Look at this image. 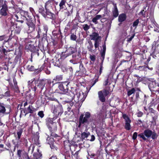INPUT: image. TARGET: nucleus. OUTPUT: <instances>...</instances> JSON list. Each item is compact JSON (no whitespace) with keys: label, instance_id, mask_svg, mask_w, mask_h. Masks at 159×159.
<instances>
[{"label":"nucleus","instance_id":"f257e3e1","mask_svg":"<svg viewBox=\"0 0 159 159\" xmlns=\"http://www.w3.org/2000/svg\"><path fill=\"white\" fill-rule=\"evenodd\" d=\"M80 118L81 120V123H84L85 127L91 125L93 120V119L91 117V114L89 112H85L84 115H81Z\"/></svg>","mask_w":159,"mask_h":159},{"label":"nucleus","instance_id":"f03ea898","mask_svg":"<svg viewBox=\"0 0 159 159\" xmlns=\"http://www.w3.org/2000/svg\"><path fill=\"white\" fill-rule=\"evenodd\" d=\"M91 40H93L94 42V47L96 49H99V44L101 42V37L99 36V34L96 32L93 33L90 35Z\"/></svg>","mask_w":159,"mask_h":159},{"label":"nucleus","instance_id":"7ed1b4c3","mask_svg":"<svg viewBox=\"0 0 159 159\" xmlns=\"http://www.w3.org/2000/svg\"><path fill=\"white\" fill-rule=\"evenodd\" d=\"M51 110L52 112L57 117L61 116L63 113L62 106L60 104L56 105H52Z\"/></svg>","mask_w":159,"mask_h":159},{"label":"nucleus","instance_id":"20e7f679","mask_svg":"<svg viewBox=\"0 0 159 159\" xmlns=\"http://www.w3.org/2000/svg\"><path fill=\"white\" fill-rule=\"evenodd\" d=\"M7 108L8 110L6 109L5 105L3 103H0V118L3 116L5 114H8L11 112V108L10 107H8ZM3 124L0 121V125H2Z\"/></svg>","mask_w":159,"mask_h":159},{"label":"nucleus","instance_id":"39448f33","mask_svg":"<svg viewBox=\"0 0 159 159\" xmlns=\"http://www.w3.org/2000/svg\"><path fill=\"white\" fill-rule=\"evenodd\" d=\"M46 125L49 130L51 131H54L57 129L56 123L55 121H54L53 119L48 118L47 120Z\"/></svg>","mask_w":159,"mask_h":159},{"label":"nucleus","instance_id":"423d86ee","mask_svg":"<svg viewBox=\"0 0 159 159\" xmlns=\"http://www.w3.org/2000/svg\"><path fill=\"white\" fill-rule=\"evenodd\" d=\"M152 134V131L149 129L144 130L143 132L139 134L138 136L140 138H142L144 141H147L148 139L150 138Z\"/></svg>","mask_w":159,"mask_h":159},{"label":"nucleus","instance_id":"0eeeda50","mask_svg":"<svg viewBox=\"0 0 159 159\" xmlns=\"http://www.w3.org/2000/svg\"><path fill=\"white\" fill-rule=\"evenodd\" d=\"M109 93V91L105 89L99 91L98 93V94L99 100L102 102H105L106 100L105 97Z\"/></svg>","mask_w":159,"mask_h":159},{"label":"nucleus","instance_id":"6e6552de","mask_svg":"<svg viewBox=\"0 0 159 159\" xmlns=\"http://www.w3.org/2000/svg\"><path fill=\"white\" fill-rule=\"evenodd\" d=\"M69 83L67 82H64L60 84L58 86V88L61 91V93L62 94H66L68 92V85Z\"/></svg>","mask_w":159,"mask_h":159},{"label":"nucleus","instance_id":"1a4fd4ad","mask_svg":"<svg viewBox=\"0 0 159 159\" xmlns=\"http://www.w3.org/2000/svg\"><path fill=\"white\" fill-rule=\"evenodd\" d=\"M65 98L66 99L65 102L66 103L70 102V105L72 106L74 103L73 102H72V101L75 98V93L72 92L70 91L66 95Z\"/></svg>","mask_w":159,"mask_h":159},{"label":"nucleus","instance_id":"9d476101","mask_svg":"<svg viewBox=\"0 0 159 159\" xmlns=\"http://www.w3.org/2000/svg\"><path fill=\"white\" fill-rule=\"evenodd\" d=\"M26 24L28 27V32L30 33L34 31L35 29V25L34 21H33V20H29L27 21Z\"/></svg>","mask_w":159,"mask_h":159},{"label":"nucleus","instance_id":"9b49d317","mask_svg":"<svg viewBox=\"0 0 159 159\" xmlns=\"http://www.w3.org/2000/svg\"><path fill=\"white\" fill-rule=\"evenodd\" d=\"M123 117L125 120V128L127 130H129L130 129L131 126L130 123L131 122V120L129 117L126 114H123Z\"/></svg>","mask_w":159,"mask_h":159},{"label":"nucleus","instance_id":"f8f14e48","mask_svg":"<svg viewBox=\"0 0 159 159\" xmlns=\"http://www.w3.org/2000/svg\"><path fill=\"white\" fill-rule=\"evenodd\" d=\"M45 84V82L43 80H38L35 83L36 86L34 87V91H35L36 87L40 89L41 91L43 89Z\"/></svg>","mask_w":159,"mask_h":159},{"label":"nucleus","instance_id":"ddd939ff","mask_svg":"<svg viewBox=\"0 0 159 159\" xmlns=\"http://www.w3.org/2000/svg\"><path fill=\"white\" fill-rule=\"evenodd\" d=\"M45 12L44 13V15L43 16L45 18H48L51 19H53L55 17V15L52 13L49 10L48 8H45Z\"/></svg>","mask_w":159,"mask_h":159},{"label":"nucleus","instance_id":"4468645a","mask_svg":"<svg viewBox=\"0 0 159 159\" xmlns=\"http://www.w3.org/2000/svg\"><path fill=\"white\" fill-rule=\"evenodd\" d=\"M20 13L22 16V19L24 20H26L27 21H28V20H30L32 19V18H31V16H30L28 11L23 10L21 11Z\"/></svg>","mask_w":159,"mask_h":159},{"label":"nucleus","instance_id":"2eb2a0df","mask_svg":"<svg viewBox=\"0 0 159 159\" xmlns=\"http://www.w3.org/2000/svg\"><path fill=\"white\" fill-rule=\"evenodd\" d=\"M8 10L7 6H4L0 10V14L2 16H6L8 15Z\"/></svg>","mask_w":159,"mask_h":159},{"label":"nucleus","instance_id":"dca6fc26","mask_svg":"<svg viewBox=\"0 0 159 159\" xmlns=\"http://www.w3.org/2000/svg\"><path fill=\"white\" fill-rule=\"evenodd\" d=\"M35 111V109L31 105H30L27 108H25L24 110V113L25 115L29 113H33Z\"/></svg>","mask_w":159,"mask_h":159},{"label":"nucleus","instance_id":"f3484780","mask_svg":"<svg viewBox=\"0 0 159 159\" xmlns=\"http://www.w3.org/2000/svg\"><path fill=\"white\" fill-rule=\"evenodd\" d=\"M75 52V48L72 47H70L68 48L66 50L65 53H67L64 54V56H65V57H66L69 55H70L74 53Z\"/></svg>","mask_w":159,"mask_h":159},{"label":"nucleus","instance_id":"a211bd4d","mask_svg":"<svg viewBox=\"0 0 159 159\" xmlns=\"http://www.w3.org/2000/svg\"><path fill=\"white\" fill-rule=\"evenodd\" d=\"M37 33L38 35L37 37L38 38H43L47 37V34H46V33L44 32L43 30H41L39 27L38 28Z\"/></svg>","mask_w":159,"mask_h":159},{"label":"nucleus","instance_id":"6ab92c4d","mask_svg":"<svg viewBox=\"0 0 159 159\" xmlns=\"http://www.w3.org/2000/svg\"><path fill=\"white\" fill-rule=\"evenodd\" d=\"M113 7L114 8L112 11V13L113 16L114 17H113L112 19H111V20H112L114 19V17L116 18L117 17L118 15V11L117 7L116 4H114Z\"/></svg>","mask_w":159,"mask_h":159},{"label":"nucleus","instance_id":"aec40b11","mask_svg":"<svg viewBox=\"0 0 159 159\" xmlns=\"http://www.w3.org/2000/svg\"><path fill=\"white\" fill-rule=\"evenodd\" d=\"M62 78V75H57L53 78L52 82L54 84L57 83L59 81H61Z\"/></svg>","mask_w":159,"mask_h":159},{"label":"nucleus","instance_id":"412c9836","mask_svg":"<svg viewBox=\"0 0 159 159\" xmlns=\"http://www.w3.org/2000/svg\"><path fill=\"white\" fill-rule=\"evenodd\" d=\"M15 19L17 22H19L21 23L24 22V20L22 19V16L20 13H17L14 15Z\"/></svg>","mask_w":159,"mask_h":159},{"label":"nucleus","instance_id":"4be33fe9","mask_svg":"<svg viewBox=\"0 0 159 159\" xmlns=\"http://www.w3.org/2000/svg\"><path fill=\"white\" fill-rule=\"evenodd\" d=\"M88 43L89 44L87 46V48L89 51L93 52L96 51L97 49H96L95 48L94 50L93 49V46L91 41H88Z\"/></svg>","mask_w":159,"mask_h":159},{"label":"nucleus","instance_id":"5701e85b","mask_svg":"<svg viewBox=\"0 0 159 159\" xmlns=\"http://www.w3.org/2000/svg\"><path fill=\"white\" fill-rule=\"evenodd\" d=\"M79 68L80 70L76 72H80L83 74L86 73V69L84 67L83 64L82 63H81L80 64Z\"/></svg>","mask_w":159,"mask_h":159},{"label":"nucleus","instance_id":"b1692460","mask_svg":"<svg viewBox=\"0 0 159 159\" xmlns=\"http://www.w3.org/2000/svg\"><path fill=\"white\" fill-rule=\"evenodd\" d=\"M7 54L6 50L3 47L0 48V58L4 57Z\"/></svg>","mask_w":159,"mask_h":159},{"label":"nucleus","instance_id":"393cba45","mask_svg":"<svg viewBox=\"0 0 159 159\" xmlns=\"http://www.w3.org/2000/svg\"><path fill=\"white\" fill-rule=\"evenodd\" d=\"M27 69L29 71H32L35 70V71H36V70H37V72H41L42 70L41 68L38 69H36L34 68V66H30L29 65L27 66Z\"/></svg>","mask_w":159,"mask_h":159},{"label":"nucleus","instance_id":"a878e982","mask_svg":"<svg viewBox=\"0 0 159 159\" xmlns=\"http://www.w3.org/2000/svg\"><path fill=\"white\" fill-rule=\"evenodd\" d=\"M53 61L52 62L53 65L55 66L59 67L60 64V59H57V58L55 57L52 60Z\"/></svg>","mask_w":159,"mask_h":159},{"label":"nucleus","instance_id":"bb28decb","mask_svg":"<svg viewBox=\"0 0 159 159\" xmlns=\"http://www.w3.org/2000/svg\"><path fill=\"white\" fill-rule=\"evenodd\" d=\"M126 18V16L125 14H120L118 17V21L120 22H122L124 21Z\"/></svg>","mask_w":159,"mask_h":159},{"label":"nucleus","instance_id":"cd10ccee","mask_svg":"<svg viewBox=\"0 0 159 159\" xmlns=\"http://www.w3.org/2000/svg\"><path fill=\"white\" fill-rule=\"evenodd\" d=\"M33 156L34 159H38L41 157L42 154H41V152H40L39 150V149H37V152L34 154Z\"/></svg>","mask_w":159,"mask_h":159},{"label":"nucleus","instance_id":"c85d7f7f","mask_svg":"<svg viewBox=\"0 0 159 159\" xmlns=\"http://www.w3.org/2000/svg\"><path fill=\"white\" fill-rule=\"evenodd\" d=\"M53 3V0H48L45 3V8H48L49 7H52Z\"/></svg>","mask_w":159,"mask_h":159},{"label":"nucleus","instance_id":"c756f323","mask_svg":"<svg viewBox=\"0 0 159 159\" xmlns=\"http://www.w3.org/2000/svg\"><path fill=\"white\" fill-rule=\"evenodd\" d=\"M90 135V133L89 132H83L81 134V139L83 141L84 139L88 138Z\"/></svg>","mask_w":159,"mask_h":159},{"label":"nucleus","instance_id":"7c9ffc66","mask_svg":"<svg viewBox=\"0 0 159 159\" xmlns=\"http://www.w3.org/2000/svg\"><path fill=\"white\" fill-rule=\"evenodd\" d=\"M66 2V0H61L59 4V8L60 10L63 9L65 8V6Z\"/></svg>","mask_w":159,"mask_h":159},{"label":"nucleus","instance_id":"2f4dec72","mask_svg":"<svg viewBox=\"0 0 159 159\" xmlns=\"http://www.w3.org/2000/svg\"><path fill=\"white\" fill-rule=\"evenodd\" d=\"M15 28H14L15 33L17 34H18L20 33L21 28L19 26H17V24H15Z\"/></svg>","mask_w":159,"mask_h":159},{"label":"nucleus","instance_id":"473e14b6","mask_svg":"<svg viewBox=\"0 0 159 159\" xmlns=\"http://www.w3.org/2000/svg\"><path fill=\"white\" fill-rule=\"evenodd\" d=\"M13 82L14 83V88L15 90V91L17 93H19L20 91L19 90L18 87L17 86V83L16 82V80L13 79Z\"/></svg>","mask_w":159,"mask_h":159},{"label":"nucleus","instance_id":"72a5a7b5","mask_svg":"<svg viewBox=\"0 0 159 159\" xmlns=\"http://www.w3.org/2000/svg\"><path fill=\"white\" fill-rule=\"evenodd\" d=\"M135 91V89L134 88H133L130 90H129L127 91V95L128 96H129L132 94L134 93Z\"/></svg>","mask_w":159,"mask_h":159},{"label":"nucleus","instance_id":"f704fd0d","mask_svg":"<svg viewBox=\"0 0 159 159\" xmlns=\"http://www.w3.org/2000/svg\"><path fill=\"white\" fill-rule=\"evenodd\" d=\"M22 130H20L18 131L17 132V137H16V135H15V137H16V141H19V140L20 139V137L21 136V135L22 134Z\"/></svg>","mask_w":159,"mask_h":159},{"label":"nucleus","instance_id":"c9c22d12","mask_svg":"<svg viewBox=\"0 0 159 159\" xmlns=\"http://www.w3.org/2000/svg\"><path fill=\"white\" fill-rule=\"evenodd\" d=\"M39 133L38 132H37L34 136V140L36 142H37L39 139Z\"/></svg>","mask_w":159,"mask_h":159},{"label":"nucleus","instance_id":"e433bc0d","mask_svg":"<svg viewBox=\"0 0 159 159\" xmlns=\"http://www.w3.org/2000/svg\"><path fill=\"white\" fill-rule=\"evenodd\" d=\"M147 10H146V7H144L143 10L140 11L139 14V15H142L144 17H145V15Z\"/></svg>","mask_w":159,"mask_h":159},{"label":"nucleus","instance_id":"4c0bfd02","mask_svg":"<svg viewBox=\"0 0 159 159\" xmlns=\"http://www.w3.org/2000/svg\"><path fill=\"white\" fill-rule=\"evenodd\" d=\"M53 23L56 27H59L60 26V22L59 20H55L53 21Z\"/></svg>","mask_w":159,"mask_h":159},{"label":"nucleus","instance_id":"58836bf2","mask_svg":"<svg viewBox=\"0 0 159 159\" xmlns=\"http://www.w3.org/2000/svg\"><path fill=\"white\" fill-rule=\"evenodd\" d=\"M70 39L71 40L76 41L77 39V36L76 34H74L73 33L71 34L70 36Z\"/></svg>","mask_w":159,"mask_h":159},{"label":"nucleus","instance_id":"ea45409f","mask_svg":"<svg viewBox=\"0 0 159 159\" xmlns=\"http://www.w3.org/2000/svg\"><path fill=\"white\" fill-rule=\"evenodd\" d=\"M39 12L43 16V15H44L45 11L44 8L43 7H41L39 8Z\"/></svg>","mask_w":159,"mask_h":159},{"label":"nucleus","instance_id":"a19ab883","mask_svg":"<svg viewBox=\"0 0 159 159\" xmlns=\"http://www.w3.org/2000/svg\"><path fill=\"white\" fill-rule=\"evenodd\" d=\"M70 7V10L69 11H68L66 12V14L67 16H70L72 13L73 12V7Z\"/></svg>","mask_w":159,"mask_h":159},{"label":"nucleus","instance_id":"79ce46f5","mask_svg":"<svg viewBox=\"0 0 159 159\" xmlns=\"http://www.w3.org/2000/svg\"><path fill=\"white\" fill-rule=\"evenodd\" d=\"M158 136V135L155 132L153 131L152 132V134L151 137L152 139L154 140L156 139Z\"/></svg>","mask_w":159,"mask_h":159},{"label":"nucleus","instance_id":"37998d69","mask_svg":"<svg viewBox=\"0 0 159 159\" xmlns=\"http://www.w3.org/2000/svg\"><path fill=\"white\" fill-rule=\"evenodd\" d=\"M139 23V20L137 19L135 20L133 23V26L135 27L138 25Z\"/></svg>","mask_w":159,"mask_h":159},{"label":"nucleus","instance_id":"c03bdc74","mask_svg":"<svg viewBox=\"0 0 159 159\" xmlns=\"http://www.w3.org/2000/svg\"><path fill=\"white\" fill-rule=\"evenodd\" d=\"M10 96V91H8L6 92L3 95H2V97H7Z\"/></svg>","mask_w":159,"mask_h":159},{"label":"nucleus","instance_id":"a18cd8bd","mask_svg":"<svg viewBox=\"0 0 159 159\" xmlns=\"http://www.w3.org/2000/svg\"><path fill=\"white\" fill-rule=\"evenodd\" d=\"M76 95H77V99H75L74 100V101L75 102H78L80 100V97H81V96L80 95V93H78L76 94Z\"/></svg>","mask_w":159,"mask_h":159},{"label":"nucleus","instance_id":"49530a36","mask_svg":"<svg viewBox=\"0 0 159 159\" xmlns=\"http://www.w3.org/2000/svg\"><path fill=\"white\" fill-rule=\"evenodd\" d=\"M22 151L21 150H19L17 151V155L19 157V159H22L21 157V152Z\"/></svg>","mask_w":159,"mask_h":159},{"label":"nucleus","instance_id":"de8ad7c7","mask_svg":"<svg viewBox=\"0 0 159 159\" xmlns=\"http://www.w3.org/2000/svg\"><path fill=\"white\" fill-rule=\"evenodd\" d=\"M22 157L23 159H30V158L28 156L27 153H23Z\"/></svg>","mask_w":159,"mask_h":159},{"label":"nucleus","instance_id":"09e8293b","mask_svg":"<svg viewBox=\"0 0 159 159\" xmlns=\"http://www.w3.org/2000/svg\"><path fill=\"white\" fill-rule=\"evenodd\" d=\"M65 159H68L70 157V154L68 152H66L65 153Z\"/></svg>","mask_w":159,"mask_h":159},{"label":"nucleus","instance_id":"8fccbe9b","mask_svg":"<svg viewBox=\"0 0 159 159\" xmlns=\"http://www.w3.org/2000/svg\"><path fill=\"white\" fill-rule=\"evenodd\" d=\"M34 81V79H32L31 80H29L28 81V87H31Z\"/></svg>","mask_w":159,"mask_h":159},{"label":"nucleus","instance_id":"3c124183","mask_svg":"<svg viewBox=\"0 0 159 159\" xmlns=\"http://www.w3.org/2000/svg\"><path fill=\"white\" fill-rule=\"evenodd\" d=\"M38 116L41 118H42L44 116V114L43 111H40L39 112L38 114Z\"/></svg>","mask_w":159,"mask_h":159},{"label":"nucleus","instance_id":"603ef678","mask_svg":"<svg viewBox=\"0 0 159 159\" xmlns=\"http://www.w3.org/2000/svg\"><path fill=\"white\" fill-rule=\"evenodd\" d=\"M83 27L84 30L85 31H87L89 29V26L87 24L83 25Z\"/></svg>","mask_w":159,"mask_h":159},{"label":"nucleus","instance_id":"864d4df0","mask_svg":"<svg viewBox=\"0 0 159 159\" xmlns=\"http://www.w3.org/2000/svg\"><path fill=\"white\" fill-rule=\"evenodd\" d=\"M43 30L44 32L46 33V34H47V31L48 30V28L47 25H44L43 26Z\"/></svg>","mask_w":159,"mask_h":159},{"label":"nucleus","instance_id":"5fc2aeb1","mask_svg":"<svg viewBox=\"0 0 159 159\" xmlns=\"http://www.w3.org/2000/svg\"><path fill=\"white\" fill-rule=\"evenodd\" d=\"M7 39V37L5 35H2L0 36V41L4 40V41L6 42V40Z\"/></svg>","mask_w":159,"mask_h":159},{"label":"nucleus","instance_id":"6e6d98bb","mask_svg":"<svg viewBox=\"0 0 159 159\" xmlns=\"http://www.w3.org/2000/svg\"><path fill=\"white\" fill-rule=\"evenodd\" d=\"M105 52H104V51H102L101 52V57H102V61H103V60H104V58H105Z\"/></svg>","mask_w":159,"mask_h":159},{"label":"nucleus","instance_id":"4d7b16f0","mask_svg":"<svg viewBox=\"0 0 159 159\" xmlns=\"http://www.w3.org/2000/svg\"><path fill=\"white\" fill-rule=\"evenodd\" d=\"M138 136L137 133L136 132H135L134 133L133 136L132 137V138L134 140H135Z\"/></svg>","mask_w":159,"mask_h":159},{"label":"nucleus","instance_id":"13d9d810","mask_svg":"<svg viewBox=\"0 0 159 159\" xmlns=\"http://www.w3.org/2000/svg\"><path fill=\"white\" fill-rule=\"evenodd\" d=\"M135 97H136V101H137L138 100L139 98V93L138 92H136V95H135Z\"/></svg>","mask_w":159,"mask_h":159},{"label":"nucleus","instance_id":"bf43d9fd","mask_svg":"<svg viewBox=\"0 0 159 159\" xmlns=\"http://www.w3.org/2000/svg\"><path fill=\"white\" fill-rule=\"evenodd\" d=\"M13 39V37L11 35H10L9 38L7 39V38L6 40V42H9L11 40Z\"/></svg>","mask_w":159,"mask_h":159},{"label":"nucleus","instance_id":"052dcab7","mask_svg":"<svg viewBox=\"0 0 159 159\" xmlns=\"http://www.w3.org/2000/svg\"><path fill=\"white\" fill-rule=\"evenodd\" d=\"M90 58L91 60L93 61H94L95 60V57L94 55H90Z\"/></svg>","mask_w":159,"mask_h":159},{"label":"nucleus","instance_id":"680f3d73","mask_svg":"<svg viewBox=\"0 0 159 159\" xmlns=\"http://www.w3.org/2000/svg\"><path fill=\"white\" fill-rule=\"evenodd\" d=\"M157 99L156 98L154 99H152V102L153 104L154 105H156L157 103Z\"/></svg>","mask_w":159,"mask_h":159},{"label":"nucleus","instance_id":"e2e57ef3","mask_svg":"<svg viewBox=\"0 0 159 159\" xmlns=\"http://www.w3.org/2000/svg\"><path fill=\"white\" fill-rule=\"evenodd\" d=\"M134 34H133L131 36V37H130V38H128L127 39V41L128 42H129L131 41L132 40V39L134 38Z\"/></svg>","mask_w":159,"mask_h":159},{"label":"nucleus","instance_id":"0e129e2a","mask_svg":"<svg viewBox=\"0 0 159 159\" xmlns=\"http://www.w3.org/2000/svg\"><path fill=\"white\" fill-rule=\"evenodd\" d=\"M97 20H98L94 17L92 21L95 24H97L98 23Z\"/></svg>","mask_w":159,"mask_h":159},{"label":"nucleus","instance_id":"69168bd1","mask_svg":"<svg viewBox=\"0 0 159 159\" xmlns=\"http://www.w3.org/2000/svg\"><path fill=\"white\" fill-rule=\"evenodd\" d=\"M30 10V11L31 12L32 15H34V14L35 13V11L34 9L32 7H30L29 8Z\"/></svg>","mask_w":159,"mask_h":159},{"label":"nucleus","instance_id":"338daca9","mask_svg":"<svg viewBox=\"0 0 159 159\" xmlns=\"http://www.w3.org/2000/svg\"><path fill=\"white\" fill-rule=\"evenodd\" d=\"M95 136L93 135H92L91 136V139H89L88 140H89L91 141H93L95 140Z\"/></svg>","mask_w":159,"mask_h":159},{"label":"nucleus","instance_id":"774afa93","mask_svg":"<svg viewBox=\"0 0 159 159\" xmlns=\"http://www.w3.org/2000/svg\"><path fill=\"white\" fill-rule=\"evenodd\" d=\"M98 81V79H96L94 81V82H93V83H92V84H91L92 85H91L90 88L92 87Z\"/></svg>","mask_w":159,"mask_h":159}]
</instances>
